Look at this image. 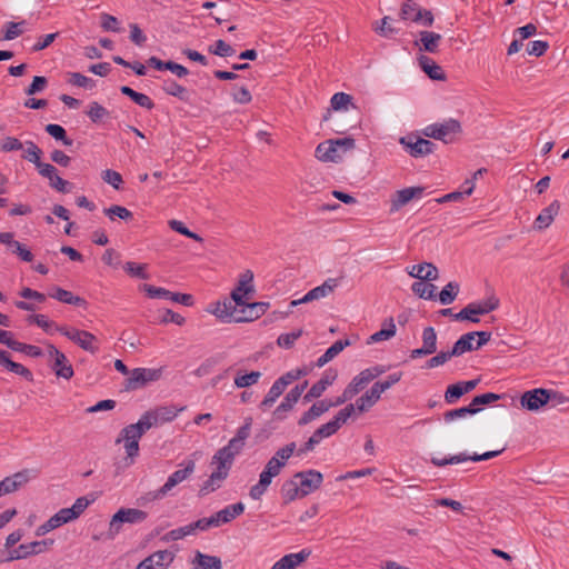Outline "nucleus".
Returning a JSON list of instances; mask_svg holds the SVG:
<instances>
[{
  "mask_svg": "<svg viewBox=\"0 0 569 569\" xmlns=\"http://www.w3.org/2000/svg\"><path fill=\"white\" fill-rule=\"evenodd\" d=\"M419 36L420 40L419 42H416V44H420V50L429 53H436L438 51L439 44L442 40V36L440 33L425 30L420 31Z\"/></svg>",
  "mask_w": 569,
  "mask_h": 569,
  "instance_id": "obj_29",
  "label": "nucleus"
},
{
  "mask_svg": "<svg viewBox=\"0 0 569 569\" xmlns=\"http://www.w3.org/2000/svg\"><path fill=\"white\" fill-rule=\"evenodd\" d=\"M477 316H480V313L473 307V303L470 302L459 312L455 313L453 319L457 321H470L473 323H478L480 319Z\"/></svg>",
  "mask_w": 569,
  "mask_h": 569,
  "instance_id": "obj_53",
  "label": "nucleus"
},
{
  "mask_svg": "<svg viewBox=\"0 0 569 569\" xmlns=\"http://www.w3.org/2000/svg\"><path fill=\"white\" fill-rule=\"evenodd\" d=\"M254 292L253 272L246 270L240 274L238 284L230 293V299L216 301L208 308V312L214 315L220 321L224 323L232 322V316L238 312L237 306L244 305L246 298H249Z\"/></svg>",
  "mask_w": 569,
  "mask_h": 569,
  "instance_id": "obj_1",
  "label": "nucleus"
},
{
  "mask_svg": "<svg viewBox=\"0 0 569 569\" xmlns=\"http://www.w3.org/2000/svg\"><path fill=\"white\" fill-rule=\"evenodd\" d=\"M51 368L57 377L66 380L71 379L74 375L72 365L69 362L64 353H60V356L54 359Z\"/></svg>",
  "mask_w": 569,
  "mask_h": 569,
  "instance_id": "obj_37",
  "label": "nucleus"
},
{
  "mask_svg": "<svg viewBox=\"0 0 569 569\" xmlns=\"http://www.w3.org/2000/svg\"><path fill=\"white\" fill-rule=\"evenodd\" d=\"M252 422V417L244 418V423L237 430L236 436L229 440L228 445L214 453L212 457L213 465H221L231 469L234 457L241 452L246 440L250 436Z\"/></svg>",
  "mask_w": 569,
  "mask_h": 569,
  "instance_id": "obj_2",
  "label": "nucleus"
},
{
  "mask_svg": "<svg viewBox=\"0 0 569 569\" xmlns=\"http://www.w3.org/2000/svg\"><path fill=\"white\" fill-rule=\"evenodd\" d=\"M287 387L288 381H284L283 378H278L269 389L263 400L261 401L260 409L266 410L270 408L276 402V400L283 393Z\"/></svg>",
  "mask_w": 569,
  "mask_h": 569,
  "instance_id": "obj_30",
  "label": "nucleus"
},
{
  "mask_svg": "<svg viewBox=\"0 0 569 569\" xmlns=\"http://www.w3.org/2000/svg\"><path fill=\"white\" fill-rule=\"evenodd\" d=\"M475 340V333L467 332L462 335L455 343L453 347L449 350L452 357H459L465 352L473 351L475 345L472 341Z\"/></svg>",
  "mask_w": 569,
  "mask_h": 569,
  "instance_id": "obj_36",
  "label": "nucleus"
},
{
  "mask_svg": "<svg viewBox=\"0 0 569 569\" xmlns=\"http://www.w3.org/2000/svg\"><path fill=\"white\" fill-rule=\"evenodd\" d=\"M231 96L233 101L240 104H248L252 100V96L246 86L234 84Z\"/></svg>",
  "mask_w": 569,
  "mask_h": 569,
  "instance_id": "obj_64",
  "label": "nucleus"
},
{
  "mask_svg": "<svg viewBox=\"0 0 569 569\" xmlns=\"http://www.w3.org/2000/svg\"><path fill=\"white\" fill-rule=\"evenodd\" d=\"M26 24V21L22 20L20 22H13V21H9L4 24L6 27V31L2 36V39L3 40H13L16 38H18L19 36H21L24 30H23V26Z\"/></svg>",
  "mask_w": 569,
  "mask_h": 569,
  "instance_id": "obj_60",
  "label": "nucleus"
},
{
  "mask_svg": "<svg viewBox=\"0 0 569 569\" xmlns=\"http://www.w3.org/2000/svg\"><path fill=\"white\" fill-rule=\"evenodd\" d=\"M481 410V408H473L471 403L466 407L448 410L443 413V420L446 422H451L455 419L465 418L468 415H476Z\"/></svg>",
  "mask_w": 569,
  "mask_h": 569,
  "instance_id": "obj_44",
  "label": "nucleus"
},
{
  "mask_svg": "<svg viewBox=\"0 0 569 569\" xmlns=\"http://www.w3.org/2000/svg\"><path fill=\"white\" fill-rule=\"evenodd\" d=\"M315 156L323 162H337L341 159V152L331 140L321 142L317 146Z\"/></svg>",
  "mask_w": 569,
  "mask_h": 569,
  "instance_id": "obj_24",
  "label": "nucleus"
},
{
  "mask_svg": "<svg viewBox=\"0 0 569 569\" xmlns=\"http://www.w3.org/2000/svg\"><path fill=\"white\" fill-rule=\"evenodd\" d=\"M27 321L31 325H37L48 335H52L53 331H57L56 327H59L44 315H30L28 316Z\"/></svg>",
  "mask_w": 569,
  "mask_h": 569,
  "instance_id": "obj_47",
  "label": "nucleus"
},
{
  "mask_svg": "<svg viewBox=\"0 0 569 569\" xmlns=\"http://www.w3.org/2000/svg\"><path fill=\"white\" fill-rule=\"evenodd\" d=\"M461 132V123L453 118H450L441 123L429 124L422 130V133L426 137L441 140L445 143L452 142L455 136Z\"/></svg>",
  "mask_w": 569,
  "mask_h": 569,
  "instance_id": "obj_6",
  "label": "nucleus"
},
{
  "mask_svg": "<svg viewBox=\"0 0 569 569\" xmlns=\"http://www.w3.org/2000/svg\"><path fill=\"white\" fill-rule=\"evenodd\" d=\"M422 348L430 355L437 351V333L433 327H426L423 329Z\"/></svg>",
  "mask_w": 569,
  "mask_h": 569,
  "instance_id": "obj_52",
  "label": "nucleus"
},
{
  "mask_svg": "<svg viewBox=\"0 0 569 569\" xmlns=\"http://www.w3.org/2000/svg\"><path fill=\"white\" fill-rule=\"evenodd\" d=\"M388 370L387 366L376 365L370 368H366L360 371L357 376L352 378V380L345 388L348 393L352 397L357 396L361 390H363L367 385H369L373 379L383 375Z\"/></svg>",
  "mask_w": 569,
  "mask_h": 569,
  "instance_id": "obj_8",
  "label": "nucleus"
},
{
  "mask_svg": "<svg viewBox=\"0 0 569 569\" xmlns=\"http://www.w3.org/2000/svg\"><path fill=\"white\" fill-rule=\"evenodd\" d=\"M8 246L9 250L19 257V259L23 262H32L34 259L33 253L30 249L27 248L26 244L21 243L18 240H14V233L11 231L0 232V244Z\"/></svg>",
  "mask_w": 569,
  "mask_h": 569,
  "instance_id": "obj_17",
  "label": "nucleus"
},
{
  "mask_svg": "<svg viewBox=\"0 0 569 569\" xmlns=\"http://www.w3.org/2000/svg\"><path fill=\"white\" fill-rule=\"evenodd\" d=\"M57 332L61 333L73 343L78 345L84 351L96 355L99 351L97 337L87 330H80L72 327H56Z\"/></svg>",
  "mask_w": 569,
  "mask_h": 569,
  "instance_id": "obj_7",
  "label": "nucleus"
},
{
  "mask_svg": "<svg viewBox=\"0 0 569 569\" xmlns=\"http://www.w3.org/2000/svg\"><path fill=\"white\" fill-rule=\"evenodd\" d=\"M293 478L298 481L301 498L317 491L323 482V475L316 469L298 471Z\"/></svg>",
  "mask_w": 569,
  "mask_h": 569,
  "instance_id": "obj_9",
  "label": "nucleus"
},
{
  "mask_svg": "<svg viewBox=\"0 0 569 569\" xmlns=\"http://www.w3.org/2000/svg\"><path fill=\"white\" fill-rule=\"evenodd\" d=\"M150 415H142L138 422L126 426L117 439V443L124 441L128 458L133 459L139 455V439L151 428Z\"/></svg>",
  "mask_w": 569,
  "mask_h": 569,
  "instance_id": "obj_3",
  "label": "nucleus"
},
{
  "mask_svg": "<svg viewBox=\"0 0 569 569\" xmlns=\"http://www.w3.org/2000/svg\"><path fill=\"white\" fill-rule=\"evenodd\" d=\"M184 408H178L176 406H163L159 407L154 410H148L143 415H150L149 421L151 422V428L159 423L170 422L176 419L178 413L182 411Z\"/></svg>",
  "mask_w": 569,
  "mask_h": 569,
  "instance_id": "obj_19",
  "label": "nucleus"
},
{
  "mask_svg": "<svg viewBox=\"0 0 569 569\" xmlns=\"http://www.w3.org/2000/svg\"><path fill=\"white\" fill-rule=\"evenodd\" d=\"M303 330L298 329L291 332L281 333L278 339L277 343L279 347L284 349H290L293 347L295 342L302 336Z\"/></svg>",
  "mask_w": 569,
  "mask_h": 569,
  "instance_id": "obj_61",
  "label": "nucleus"
},
{
  "mask_svg": "<svg viewBox=\"0 0 569 569\" xmlns=\"http://www.w3.org/2000/svg\"><path fill=\"white\" fill-rule=\"evenodd\" d=\"M356 412V407L353 403L347 405L345 408H342L332 420L329 421L331 426H333V429L338 431L343 423L347 422V420Z\"/></svg>",
  "mask_w": 569,
  "mask_h": 569,
  "instance_id": "obj_50",
  "label": "nucleus"
},
{
  "mask_svg": "<svg viewBox=\"0 0 569 569\" xmlns=\"http://www.w3.org/2000/svg\"><path fill=\"white\" fill-rule=\"evenodd\" d=\"M465 395L460 381L449 385L445 391V401L448 405L456 403Z\"/></svg>",
  "mask_w": 569,
  "mask_h": 569,
  "instance_id": "obj_63",
  "label": "nucleus"
},
{
  "mask_svg": "<svg viewBox=\"0 0 569 569\" xmlns=\"http://www.w3.org/2000/svg\"><path fill=\"white\" fill-rule=\"evenodd\" d=\"M103 213L108 216L110 220L119 218L121 220L129 221L133 219V213L126 207L119 204H112L111 207L106 208Z\"/></svg>",
  "mask_w": 569,
  "mask_h": 569,
  "instance_id": "obj_51",
  "label": "nucleus"
},
{
  "mask_svg": "<svg viewBox=\"0 0 569 569\" xmlns=\"http://www.w3.org/2000/svg\"><path fill=\"white\" fill-rule=\"evenodd\" d=\"M477 311L482 315H487L499 307V299L496 296H490L486 300L472 302Z\"/></svg>",
  "mask_w": 569,
  "mask_h": 569,
  "instance_id": "obj_56",
  "label": "nucleus"
},
{
  "mask_svg": "<svg viewBox=\"0 0 569 569\" xmlns=\"http://www.w3.org/2000/svg\"><path fill=\"white\" fill-rule=\"evenodd\" d=\"M50 298H53L60 302L72 305L76 307H82L86 308L88 302L84 298L79 296H73L72 292L60 288V287H53L52 290L48 293Z\"/></svg>",
  "mask_w": 569,
  "mask_h": 569,
  "instance_id": "obj_27",
  "label": "nucleus"
},
{
  "mask_svg": "<svg viewBox=\"0 0 569 569\" xmlns=\"http://www.w3.org/2000/svg\"><path fill=\"white\" fill-rule=\"evenodd\" d=\"M273 478L274 477L271 475V472L263 469L259 476V481L250 488V498L253 500H260L268 490V487L271 485Z\"/></svg>",
  "mask_w": 569,
  "mask_h": 569,
  "instance_id": "obj_33",
  "label": "nucleus"
},
{
  "mask_svg": "<svg viewBox=\"0 0 569 569\" xmlns=\"http://www.w3.org/2000/svg\"><path fill=\"white\" fill-rule=\"evenodd\" d=\"M308 386V381L305 380L302 383L295 386L283 398L281 403L274 409L273 416L276 419H283V413L290 411L293 406L298 402L303 391Z\"/></svg>",
  "mask_w": 569,
  "mask_h": 569,
  "instance_id": "obj_18",
  "label": "nucleus"
},
{
  "mask_svg": "<svg viewBox=\"0 0 569 569\" xmlns=\"http://www.w3.org/2000/svg\"><path fill=\"white\" fill-rule=\"evenodd\" d=\"M280 493L283 499V503L286 505L292 502L297 498H301L298 481L295 478L282 483Z\"/></svg>",
  "mask_w": 569,
  "mask_h": 569,
  "instance_id": "obj_38",
  "label": "nucleus"
},
{
  "mask_svg": "<svg viewBox=\"0 0 569 569\" xmlns=\"http://www.w3.org/2000/svg\"><path fill=\"white\" fill-rule=\"evenodd\" d=\"M0 365L8 371L21 376L27 381H33V373L21 363L14 362L10 358V353L0 349Z\"/></svg>",
  "mask_w": 569,
  "mask_h": 569,
  "instance_id": "obj_22",
  "label": "nucleus"
},
{
  "mask_svg": "<svg viewBox=\"0 0 569 569\" xmlns=\"http://www.w3.org/2000/svg\"><path fill=\"white\" fill-rule=\"evenodd\" d=\"M396 332L397 328L393 322V319L389 318L383 322V328H381L379 331L375 332L368 338L367 343L372 345L380 341L389 340L392 337H395Z\"/></svg>",
  "mask_w": 569,
  "mask_h": 569,
  "instance_id": "obj_35",
  "label": "nucleus"
},
{
  "mask_svg": "<svg viewBox=\"0 0 569 569\" xmlns=\"http://www.w3.org/2000/svg\"><path fill=\"white\" fill-rule=\"evenodd\" d=\"M219 516L223 523H229L240 515L244 512V505L242 502H236L219 510Z\"/></svg>",
  "mask_w": 569,
  "mask_h": 569,
  "instance_id": "obj_42",
  "label": "nucleus"
},
{
  "mask_svg": "<svg viewBox=\"0 0 569 569\" xmlns=\"http://www.w3.org/2000/svg\"><path fill=\"white\" fill-rule=\"evenodd\" d=\"M190 535H194V533L192 531L191 525L189 523L187 526L179 527V528L168 531L161 539L166 542L177 541V540L183 539L184 537L190 536Z\"/></svg>",
  "mask_w": 569,
  "mask_h": 569,
  "instance_id": "obj_62",
  "label": "nucleus"
},
{
  "mask_svg": "<svg viewBox=\"0 0 569 569\" xmlns=\"http://www.w3.org/2000/svg\"><path fill=\"white\" fill-rule=\"evenodd\" d=\"M425 191L423 187H409L398 190L391 200V211H397L415 198H420Z\"/></svg>",
  "mask_w": 569,
  "mask_h": 569,
  "instance_id": "obj_20",
  "label": "nucleus"
},
{
  "mask_svg": "<svg viewBox=\"0 0 569 569\" xmlns=\"http://www.w3.org/2000/svg\"><path fill=\"white\" fill-rule=\"evenodd\" d=\"M209 52L222 58L230 57L236 53V50L227 43L224 40H217L213 44L209 47Z\"/></svg>",
  "mask_w": 569,
  "mask_h": 569,
  "instance_id": "obj_58",
  "label": "nucleus"
},
{
  "mask_svg": "<svg viewBox=\"0 0 569 569\" xmlns=\"http://www.w3.org/2000/svg\"><path fill=\"white\" fill-rule=\"evenodd\" d=\"M139 290L146 292L147 297L150 299H167L170 300L171 292L170 290L156 287L149 283H142L139 286Z\"/></svg>",
  "mask_w": 569,
  "mask_h": 569,
  "instance_id": "obj_46",
  "label": "nucleus"
},
{
  "mask_svg": "<svg viewBox=\"0 0 569 569\" xmlns=\"http://www.w3.org/2000/svg\"><path fill=\"white\" fill-rule=\"evenodd\" d=\"M193 569H221V559L217 556H210L196 551L192 560Z\"/></svg>",
  "mask_w": 569,
  "mask_h": 569,
  "instance_id": "obj_31",
  "label": "nucleus"
},
{
  "mask_svg": "<svg viewBox=\"0 0 569 569\" xmlns=\"http://www.w3.org/2000/svg\"><path fill=\"white\" fill-rule=\"evenodd\" d=\"M230 468L217 465V470L213 471L209 478L202 483L199 496H204L216 489L220 488V482L223 481L229 475Z\"/></svg>",
  "mask_w": 569,
  "mask_h": 569,
  "instance_id": "obj_21",
  "label": "nucleus"
},
{
  "mask_svg": "<svg viewBox=\"0 0 569 569\" xmlns=\"http://www.w3.org/2000/svg\"><path fill=\"white\" fill-rule=\"evenodd\" d=\"M381 397V391L373 383L361 397L356 400L355 407L359 412H366L373 407Z\"/></svg>",
  "mask_w": 569,
  "mask_h": 569,
  "instance_id": "obj_28",
  "label": "nucleus"
},
{
  "mask_svg": "<svg viewBox=\"0 0 569 569\" xmlns=\"http://www.w3.org/2000/svg\"><path fill=\"white\" fill-rule=\"evenodd\" d=\"M261 377V372L259 371H251L249 373H240L234 378V385L237 388H247L258 382L259 378Z\"/></svg>",
  "mask_w": 569,
  "mask_h": 569,
  "instance_id": "obj_55",
  "label": "nucleus"
},
{
  "mask_svg": "<svg viewBox=\"0 0 569 569\" xmlns=\"http://www.w3.org/2000/svg\"><path fill=\"white\" fill-rule=\"evenodd\" d=\"M465 184H470V186H469V188H467L462 191H453V192L447 193V194L436 199L435 201L437 203H446V202H450V201H458V200L463 199V197H466V196H470L475 189L473 180L467 179L465 181Z\"/></svg>",
  "mask_w": 569,
  "mask_h": 569,
  "instance_id": "obj_48",
  "label": "nucleus"
},
{
  "mask_svg": "<svg viewBox=\"0 0 569 569\" xmlns=\"http://www.w3.org/2000/svg\"><path fill=\"white\" fill-rule=\"evenodd\" d=\"M148 264L146 263H137L133 261H128L123 266V270L131 277L142 280H148L150 274L147 272Z\"/></svg>",
  "mask_w": 569,
  "mask_h": 569,
  "instance_id": "obj_45",
  "label": "nucleus"
},
{
  "mask_svg": "<svg viewBox=\"0 0 569 569\" xmlns=\"http://www.w3.org/2000/svg\"><path fill=\"white\" fill-rule=\"evenodd\" d=\"M418 62L422 71L431 79V80H438L443 81L446 80L447 76L442 68L436 63V61L425 54H421L418 58Z\"/></svg>",
  "mask_w": 569,
  "mask_h": 569,
  "instance_id": "obj_25",
  "label": "nucleus"
},
{
  "mask_svg": "<svg viewBox=\"0 0 569 569\" xmlns=\"http://www.w3.org/2000/svg\"><path fill=\"white\" fill-rule=\"evenodd\" d=\"M459 288L460 286L457 281H450L442 288L439 295H437V299L441 305H450L456 300L459 293Z\"/></svg>",
  "mask_w": 569,
  "mask_h": 569,
  "instance_id": "obj_40",
  "label": "nucleus"
},
{
  "mask_svg": "<svg viewBox=\"0 0 569 569\" xmlns=\"http://www.w3.org/2000/svg\"><path fill=\"white\" fill-rule=\"evenodd\" d=\"M239 307L241 309L232 316V322H250L257 320L267 312L270 308V303L264 301L247 302V300H244V305Z\"/></svg>",
  "mask_w": 569,
  "mask_h": 569,
  "instance_id": "obj_12",
  "label": "nucleus"
},
{
  "mask_svg": "<svg viewBox=\"0 0 569 569\" xmlns=\"http://www.w3.org/2000/svg\"><path fill=\"white\" fill-rule=\"evenodd\" d=\"M148 513L136 508H120L111 518L106 539L113 540L121 531L123 523H140L144 521Z\"/></svg>",
  "mask_w": 569,
  "mask_h": 569,
  "instance_id": "obj_4",
  "label": "nucleus"
},
{
  "mask_svg": "<svg viewBox=\"0 0 569 569\" xmlns=\"http://www.w3.org/2000/svg\"><path fill=\"white\" fill-rule=\"evenodd\" d=\"M520 405L528 411H538L549 405V391L545 388H536L525 391L520 397Z\"/></svg>",
  "mask_w": 569,
  "mask_h": 569,
  "instance_id": "obj_14",
  "label": "nucleus"
},
{
  "mask_svg": "<svg viewBox=\"0 0 569 569\" xmlns=\"http://www.w3.org/2000/svg\"><path fill=\"white\" fill-rule=\"evenodd\" d=\"M331 108L336 111L347 109L348 104H351L353 108L356 106L352 103V96L346 92H337L332 96L330 100Z\"/></svg>",
  "mask_w": 569,
  "mask_h": 569,
  "instance_id": "obj_57",
  "label": "nucleus"
},
{
  "mask_svg": "<svg viewBox=\"0 0 569 569\" xmlns=\"http://www.w3.org/2000/svg\"><path fill=\"white\" fill-rule=\"evenodd\" d=\"M310 555L311 550L302 549L297 553H288L283 556L281 559L286 563V567H288V569H296L300 563L306 561Z\"/></svg>",
  "mask_w": 569,
  "mask_h": 569,
  "instance_id": "obj_49",
  "label": "nucleus"
},
{
  "mask_svg": "<svg viewBox=\"0 0 569 569\" xmlns=\"http://www.w3.org/2000/svg\"><path fill=\"white\" fill-rule=\"evenodd\" d=\"M337 377H338L337 370L329 368L323 372L321 379L319 381H317L316 383H313L311 386V388L315 390V392L319 393L321 397L322 393L327 390V388L335 382Z\"/></svg>",
  "mask_w": 569,
  "mask_h": 569,
  "instance_id": "obj_41",
  "label": "nucleus"
},
{
  "mask_svg": "<svg viewBox=\"0 0 569 569\" xmlns=\"http://www.w3.org/2000/svg\"><path fill=\"white\" fill-rule=\"evenodd\" d=\"M400 143L413 158L426 157L432 153L436 149V143L432 141L415 136L402 137L400 139Z\"/></svg>",
  "mask_w": 569,
  "mask_h": 569,
  "instance_id": "obj_11",
  "label": "nucleus"
},
{
  "mask_svg": "<svg viewBox=\"0 0 569 569\" xmlns=\"http://www.w3.org/2000/svg\"><path fill=\"white\" fill-rule=\"evenodd\" d=\"M162 376V368H134L124 379L122 391L130 392L144 388L148 383L158 381Z\"/></svg>",
  "mask_w": 569,
  "mask_h": 569,
  "instance_id": "obj_5",
  "label": "nucleus"
},
{
  "mask_svg": "<svg viewBox=\"0 0 569 569\" xmlns=\"http://www.w3.org/2000/svg\"><path fill=\"white\" fill-rule=\"evenodd\" d=\"M500 453H501V450L487 451L481 455H478V453L468 455L466 452H461V453H458L455 456H450L449 458L432 457L430 461L436 467H446L448 465L461 463V462H466L469 460L473 461V462L489 460V459H492V458L499 456Z\"/></svg>",
  "mask_w": 569,
  "mask_h": 569,
  "instance_id": "obj_10",
  "label": "nucleus"
},
{
  "mask_svg": "<svg viewBox=\"0 0 569 569\" xmlns=\"http://www.w3.org/2000/svg\"><path fill=\"white\" fill-rule=\"evenodd\" d=\"M86 113L93 123H100L106 117L109 116V111L97 101H92L89 104V109Z\"/></svg>",
  "mask_w": 569,
  "mask_h": 569,
  "instance_id": "obj_54",
  "label": "nucleus"
},
{
  "mask_svg": "<svg viewBox=\"0 0 569 569\" xmlns=\"http://www.w3.org/2000/svg\"><path fill=\"white\" fill-rule=\"evenodd\" d=\"M560 210V202L558 200H553L548 207L541 210L533 222V227L537 230H543L548 228L553 221L555 217L558 214Z\"/></svg>",
  "mask_w": 569,
  "mask_h": 569,
  "instance_id": "obj_23",
  "label": "nucleus"
},
{
  "mask_svg": "<svg viewBox=\"0 0 569 569\" xmlns=\"http://www.w3.org/2000/svg\"><path fill=\"white\" fill-rule=\"evenodd\" d=\"M351 342L349 339H339L335 341L322 356H320L316 362L317 367H323L326 363L331 361L335 357H337L345 348L350 346Z\"/></svg>",
  "mask_w": 569,
  "mask_h": 569,
  "instance_id": "obj_32",
  "label": "nucleus"
},
{
  "mask_svg": "<svg viewBox=\"0 0 569 569\" xmlns=\"http://www.w3.org/2000/svg\"><path fill=\"white\" fill-rule=\"evenodd\" d=\"M173 560V552L169 550H158L140 561L136 569H168Z\"/></svg>",
  "mask_w": 569,
  "mask_h": 569,
  "instance_id": "obj_15",
  "label": "nucleus"
},
{
  "mask_svg": "<svg viewBox=\"0 0 569 569\" xmlns=\"http://www.w3.org/2000/svg\"><path fill=\"white\" fill-rule=\"evenodd\" d=\"M411 290L416 296H418L421 299H426V300H436L437 299V295H436L437 287L432 283H425L422 280L416 281L411 284Z\"/></svg>",
  "mask_w": 569,
  "mask_h": 569,
  "instance_id": "obj_39",
  "label": "nucleus"
},
{
  "mask_svg": "<svg viewBox=\"0 0 569 569\" xmlns=\"http://www.w3.org/2000/svg\"><path fill=\"white\" fill-rule=\"evenodd\" d=\"M331 408L328 399L319 400L313 403L298 420V426L302 427L319 418Z\"/></svg>",
  "mask_w": 569,
  "mask_h": 569,
  "instance_id": "obj_26",
  "label": "nucleus"
},
{
  "mask_svg": "<svg viewBox=\"0 0 569 569\" xmlns=\"http://www.w3.org/2000/svg\"><path fill=\"white\" fill-rule=\"evenodd\" d=\"M420 6L415 0H406L400 9V19L405 21H415V13L420 10Z\"/></svg>",
  "mask_w": 569,
  "mask_h": 569,
  "instance_id": "obj_59",
  "label": "nucleus"
},
{
  "mask_svg": "<svg viewBox=\"0 0 569 569\" xmlns=\"http://www.w3.org/2000/svg\"><path fill=\"white\" fill-rule=\"evenodd\" d=\"M161 88L168 96L176 97L184 102L189 101V90L173 79H166Z\"/></svg>",
  "mask_w": 569,
  "mask_h": 569,
  "instance_id": "obj_34",
  "label": "nucleus"
},
{
  "mask_svg": "<svg viewBox=\"0 0 569 569\" xmlns=\"http://www.w3.org/2000/svg\"><path fill=\"white\" fill-rule=\"evenodd\" d=\"M180 466L183 468L171 473L164 485L160 488L161 493H168L176 486L188 479L194 472L196 461L193 459H187Z\"/></svg>",
  "mask_w": 569,
  "mask_h": 569,
  "instance_id": "obj_16",
  "label": "nucleus"
},
{
  "mask_svg": "<svg viewBox=\"0 0 569 569\" xmlns=\"http://www.w3.org/2000/svg\"><path fill=\"white\" fill-rule=\"evenodd\" d=\"M44 130L53 139H56L57 141H61L63 146H72L73 140L67 136V131L62 126L57 123H49L46 126Z\"/></svg>",
  "mask_w": 569,
  "mask_h": 569,
  "instance_id": "obj_43",
  "label": "nucleus"
},
{
  "mask_svg": "<svg viewBox=\"0 0 569 569\" xmlns=\"http://www.w3.org/2000/svg\"><path fill=\"white\" fill-rule=\"evenodd\" d=\"M341 279L342 278H340V279L328 278L322 284L309 290L302 298L292 300L290 302V308L297 307L301 303H308L313 300H318V299L329 296L339 286Z\"/></svg>",
  "mask_w": 569,
  "mask_h": 569,
  "instance_id": "obj_13",
  "label": "nucleus"
}]
</instances>
